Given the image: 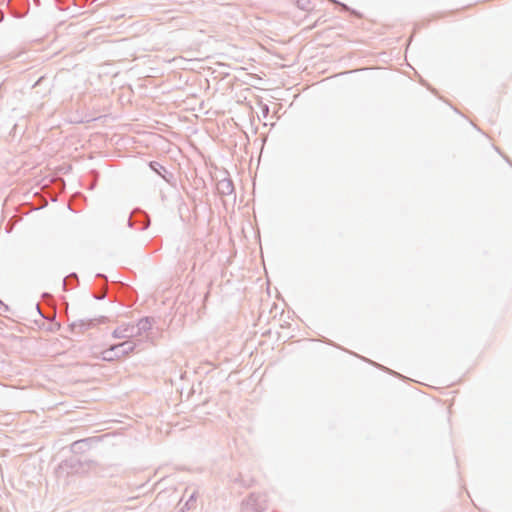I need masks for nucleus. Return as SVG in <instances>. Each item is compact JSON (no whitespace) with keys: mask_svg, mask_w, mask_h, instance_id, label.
Wrapping results in <instances>:
<instances>
[{"mask_svg":"<svg viewBox=\"0 0 512 512\" xmlns=\"http://www.w3.org/2000/svg\"><path fill=\"white\" fill-rule=\"evenodd\" d=\"M129 350H132L131 345L127 343H121L119 345L113 346L110 350L105 351L103 353V358L105 360L119 359L127 354Z\"/></svg>","mask_w":512,"mask_h":512,"instance_id":"obj_1","label":"nucleus"},{"mask_svg":"<svg viewBox=\"0 0 512 512\" xmlns=\"http://www.w3.org/2000/svg\"><path fill=\"white\" fill-rule=\"evenodd\" d=\"M149 166H150V168L152 170H154L156 173L161 175V172H160L159 169L160 168L163 169V167L159 163H157V162H150Z\"/></svg>","mask_w":512,"mask_h":512,"instance_id":"obj_2","label":"nucleus"}]
</instances>
